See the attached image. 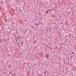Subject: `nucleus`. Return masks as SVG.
<instances>
[{"mask_svg": "<svg viewBox=\"0 0 76 76\" xmlns=\"http://www.w3.org/2000/svg\"><path fill=\"white\" fill-rule=\"evenodd\" d=\"M46 13H48V11H47V12H46Z\"/></svg>", "mask_w": 76, "mask_h": 76, "instance_id": "nucleus-7", "label": "nucleus"}, {"mask_svg": "<svg viewBox=\"0 0 76 76\" xmlns=\"http://www.w3.org/2000/svg\"><path fill=\"white\" fill-rule=\"evenodd\" d=\"M35 24H36V25H37V23H35Z\"/></svg>", "mask_w": 76, "mask_h": 76, "instance_id": "nucleus-12", "label": "nucleus"}, {"mask_svg": "<svg viewBox=\"0 0 76 76\" xmlns=\"http://www.w3.org/2000/svg\"><path fill=\"white\" fill-rule=\"evenodd\" d=\"M40 76H42V75H40Z\"/></svg>", "mask_w": 76, "mask_h": 76, "instance_id": "nucleus-20", "label": "nucleus"}, {"mask_svg": "<svg viewBox=\"0 0 76 76\" xmlns=\"http://www.w3.org/2000/svg\"><path fill=\"white\" fill-rule=\"evenodd\" d=\"M69 63H70V60H69Z\"/></svg>", "mask_w": 76, "mask_h": 76, "instance_id": "nucleus-15", "label": "nucleus"}, {"mask_svg": "<svg viewBox=\"0 0 76 76\" xmlns=\"http://www.w3.org/2000/svg\"><path fill=\"white\" fill-rule=\"evenodd\" d=\"M22 44L23 45V42H21Z\"/></svg>", "mask_w": 76, "mask_h": 76, "instance_id": "nucleus-14", "label": "nucleus"}, {"mask_svg": "<svg viewBox=\"0 0 76 76\" xmlns=\"http://www.w3.org/2000/svg\"><path fill=\"white\" fill-rule=\"evenodd\" d=\"M17 45H18V43Z\"/></svg>", "mask_w": 76, "mask_h": 76, "instance_id": "nucleus-19", "label": "nucleus"}, {"mask_svg": "<svg viewBox=\"0 0 76 76\" xmlns=\"http://www.w3.org/2000/svg\"><path fill=\"white\" fill-rule=\"evenodd\" d=\"M3 40H4V41H6V39H4V38Z\"/></svg>", "mask_w": 76, "mask_h": 76, "instance_id": "nucleus-9", "label": "nucleus"}, {"mask_svg": "<svg viewBox=\"0 0 76 76\" xmlns=\"http://www.w3.org/2000/svg\"><path fill=\"white\" fill-rule=\"evenodd\" d=\"M39 28V27H37V28Z\"/></svg>", "mask_w": 76, "mask_h": 76, "instance_id": "nucleus-25", "label": "nucleus"}, {"mask_svg": "<svg viewBox=\"0 0 76 76\" xmlns=\"http://www.w3.org/2000/svg\"><path fill=\"white\" fill-rule=\"evenodd\" d=\"M47 32H50V31H51V29H47Z\"/></svg>", "mask_w": 76, "mask_h": 76, "instance_id": "nucleus-2", "label": "nucleus"}, {"mask_svg": "<svg viewBox=\"0 0 76 76\" xmlns=\"http://www.w3.org/2000/svg\"><path fill=\"white\" fill-rule=\"evenodd\" d=\"M33 29H34V28H33Z\"/></svg>", "mask_w": 76, "mask_h": 76, "instance_id": "nucleus-21", "label": "nucleus"}, {"mask_svg": "<svg viewBox=\"0 0 76 76\" xmlns=\"http://www.w3.org/2000/svg\"><path fill=\"white\" fill-rule=\"evenodd\" d=\"M30 69V68H29V69Z\"/></svg>", "mask_w": 76, "mask_h": 76, "instance_id": "nucleus-26", "label": "nucleus"}, {"mask_svg": "<svg viewBox=\"0 0 76 76\" xmlns=\"http://www.w3.org/2000/svg\"><path fill=\"white\" fill-rule=\"evenodd\" d=\"M15 39H16V41H17L18 40V38H17V37H16Z\"/></svg>", "mask_w": 76, "mask_h": 76, "instance_id": "nucleus-5", "label": "nucleus"}, {"mask_svg": "<svg viewBox=\"0 0 76 76\" xmlns=\"http://www.w3.org/2000/svg\"><path fill=\"white\" fill-rule=\"evenodd\" d=\"M39 13H40V12H39V15H40V14H39Z\"/></svg>", "mask_w": 76, "mask_h": 76, "instance_id": "nucleus-17", "label": "nucleus"}, {"mask_svg": "<svg viewBox=\"0 0 76 76\" xmlns=\"http://www.w3.org/2000/svg\"><path fill=\"white\" fill-rule=\"evenodd\" d=\"M18 39H20V38H21V37H20L19 35L18 36Z\"/></svg>", "mask_w": 76, "mask_h": 76, "instance_id": "nucleus-3", "label": "nucleus"}, {"mask_svg": "<svg viewBox=\"0 0 76 76\" xmlns=\"http://www.w3.org/2000/svg\"><path fill=\"white\" fill-rule=\"evenodd\" d=\"M13 76H16V75L15 73V74L13 75Z\"/></svg>", "mask_w": 76, "mask_h": 76, "instance_id": "nucleus-8", "label": "nucleus"}, {"mask_svg": "<svg viewBox=\"0 0 76 76\" xmlns=\"http://www.w3.org/2000/svg\"><path fill=\"white\" fill-rule=\"evenodd\" d=\"M17 32H16V34H17Z\"/></svg>", "mask_w": 76, "mask_h": 76, "instance_id": "nucleus-22", "label": "nucleus"}, {"mask_svg": "<svg viewBox=\"0 0 76 76\" xmlns=\"http://www.w3.org/2000/svg\"><path fill=\"white\" fill-rule=\"evenodd\" d=\"M56 48H57V47H56Z\"/></svg>", "mask_w": 76, "mask_h": 76, "instance_id": "nucleus-27", "label": "nucleus"}, {"mask_svg": "<svg viewBox=\"0 0 76 76\" xmlns=\"http://www.w3.org/2000/svg\"><path fill=\"white\" fill-rule=\"evenodd\" d=\"M47 72L46 71H44V74H46L47 73Z\"/></svg>", "mask_w": 76, "mask_h": 76, "instance_id": "nucleus-4", "label": "nucleus"}, {"mask_svg": "<svg viewBox=\"0 0 76 76\" xmlns=\"http://www.w3.org/2000/svg\"><path fill=\"white\" fill-rule=\"evenodd\" d=\"M47 41H48V39H47Z\"/></svg>", "mask_w": 76, "mask_h": 76, "instance_id": "nucleus-23", "label": "nucleus"}, {"mask_svg": "<svg viewBox=\"0 0 76 76\" xmlns=\"http://www.w3.org/2000/svg\"><path fill=\"white\" fill-rule=\"evenodd\" d=\"M0 9H1V7H0Z\"/></svg>", "mask_w": 76, "mask_h": 76, "instance_id": "nucleus-24", "label": "nucleus"}, {"mask_svg": "<svg viewBox=\"0 0 76 76\" xmlns=\"http://www.w3.org/2000/svg\"><path fill=\"white\" fill-rule=\"evenodd\" d=\"M50 11V10L49 9L48 10V11Z\"/></svg>", "mask_w": 76, "mask_h": 76, "instance_id": "nucleus-13", "label": "nucleus"}, {"mask_svg": "<svg viewBox=\"0 0 76 76\" xmlns=\"http://www.w3.org/2000/svg\"><path fill=\"white\" fill-rule=\"evenodd\" d=\"M46 47H49V46L48 45H47Z\"/></svg>", "mask_w": 76, "mask_h": 76, "instance_id": "nucleus-10", "label": "nucleus"}, {"mask_svg": "<svg viewBox=\"0 0 76 76\" xmlns=\"http://www.w3.org/2000/svg\"><path fill=\"white\" fill-rule=\"evenodd\" d=\"M49 56V54H47L45 55V58H48Z\"/></svg>", "mask_w": 76, "mask_h": 76, "instance_id": "nucleus-1", "label": "nucleus"}, {"mask_svg": "<svg viewBox=\"0 0 76 76\" xmlns=\"http://www.w3.org/2000/svg\"><path fill=\"white\" fill-rule=\"evenodd\" d=\"M66 63H67V62H66Z\"/></svg>", "mask_w": 76, "mask_h": 76, "instance_id": "nucleus-31", "label": "nucleus"}, {"mask_svg": "<svg viewBox=\"0 0 76 76\" xmlns=\"http://www.w3.org/2000/svg\"><path fill=\"white\" fill-rule=\"evenodd\" d=\"M26 32H27V30H26Z\"/></svg>", "mask_w": 76, "mask_h": 76, "instance_id": "nucleus-18", "label": "nucleus"}, {"mask_svg": "<svg viewBox=\"0 0 76 76\" xmlns=\"http://www.w3.org/2000/svg\"><path fill=\"white\" fill-rule=\"evenodd\" d=\"M8 40H9V39H8Z\"/></svg>", "mask_w": 76, "mask_h": 76, "instance_id": "nucleus-30", "label": "nucleus"}, {"mask_svg": "<svg viewBox=\"0 0 76 76\" xmlns=\"http://www.w3.org/2000/svg\"><path fill=\"white\" fill-rule=\"evenodd\" d=\"M72 54H75V53H74V52H73L72 53Z\"/></svg>", "mask_w": 76, "mask_h": 76, "instance_id": "nucleus-11", "label": "nucleus"}, {"mask_svg": "<svg viewBox=\"0 0 76 76\" xmlns=\"http://www.w3.org/2000/svg\"><path fill=\"white\" fill-rule=\"evenodd\" d=\"M9 67H11L12 66V65H11V64H9Z\"/></svg>", "mask_w": 76, "mask_h": 76, "instance_id": "nucleus-6", "label": "nucleus"}, {"mask_svg": "<svg viewBox=\"0 0 76 76\" xmlns=\"http://www.w3.org/2000/svg\"><path fill=\"white\" fill-rule=\"evenodd\" d=\"M66 37H67V35H66Z\"/></svg>", "mask_w": 76, "mask_h": 76, "instance_id": "nucleus-29", "label": "nucleus"}, {"mask_svg": "<svg viewBox=\"0 0 76 76\" xmlns=\"http://www.w3.org/2000/svg\"><path fill=\"white\" fill-rule=\"evenodd\" d=\"M71 58H72V56H71Z\"/></svg>", "mask_w": 76, "mask_h": 76, "instance_id": "nucleus-16", "label": "nucleus"}, {"mask_svg": "<svg viewBox=\"0 0 76 76\" xmlns=\"http://www.w3.org/2000/svg\"><path fill=\"white\" fill-rule=\"evenodd\" d=\"M65 38H66V37H65Z\"/></svg>", "mask_w": 76, "mask_h": 76, "instance_id": "nucleus-28", "label": "nucleus"}]
</instances>
